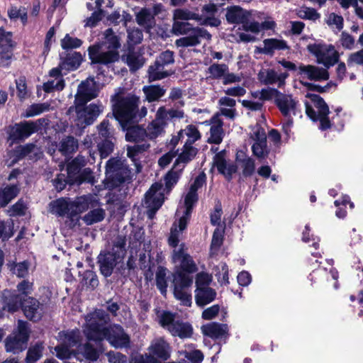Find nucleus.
Returning a JSON list of instances; mask_svg holds the SVG:
<instances>
[{
  "label": "nucleus",
  "mask_w": 363,
  "mask_h": 363,
  "mask_svg": "<svg viewBox=\"0 0 363 363\" xmlns=\"http://www.w3.org/2000/svg\"><path fill=\"white\" fill-rule=\"evenodd\" d=\"M111 101L113 116L120 125H126L135 120V113L140 104V97L135 94H129L127 96L115 94Z\"/></svg>",
  "instance_id": "f257e3e1"
},
{
  "label": "nucleus",
  "mask_w": 363,
  "mask_h": 363,
  "mask_svg": "<svg viewBox=\"0 0 363 363\" xmlns=\"http://www.w3.org/2000/svg\"><path fill=\"white\" fill-rule=\"evenodd\" d=\"M44 118L36 121H22L6 128V140L11 146L24 142L33 134L41 130V126L45 123Z\"/></svg>",
  "instance_id": "f03ea898"
},
{
  "label": "nucleus",
  "mask_w": 363,
  "mask_h": 363,
  "mask_svg": "<svg viewBox=\"0 0 363 363\" xmlns=\"http://www.w3.org/2000/svg\"><path fill=\"white\" fill-rule=\"evenodd\" d=\"M30 329L29 323L18 320L16 328L4 340V347L6 352L18 354L26 350L28 345Z\"/></svg>",
  "instance_id": "7ed1b4c3"
},
{
  "label": "nucleus",
  "mask_w": 363,
  "mask_h": 363,
  "mask_svg": "<svg viewBox=\"0 0 363 363\" xmlns=\"http://www.w3.org/2000/svg\"><path fill=\"white\" fill-rule=\"evenodd\" d=\"M104 184L110 189L121 186L129 178L128 167L121 158L111 157L106 164Z\"/></svg>",
  "instance_id": "20e7f679"
},
{
  "label": "nucleus",
  "mask_w": 363,
  "mask_h": 363,
  "mask_svg": "<svg viewBox=\"0 0 363 363\" xmlns=\"http://www.w3.org/2000/svg\"><path fill=\"white\" fill-rule=\"evenodd\" d=\"M89 317L84 329L85 336L89 341L101 342L106 340L109 330L104 320V313L102 311H94Z\"/></svg>",
  "instance_id": "39448f33"
},
{
  "label": "nucleus",
  "mask_w": 363,
  "mask_h": 363,
  "mask_svg": "<svg viewBox=\"0 0 363 363\" xmlns=\"http://www.w3.org/2000/svg\"><path fill=\"white\" fill-rule=\"evenodd\" d=\"M174 63V53L173 51L167 50L162 52L156 57L155 61L151 65L147 70L149 82L163 79L171 76L173 72L164 71L165 66Z\"/></svg>",
  "instance_id": "423d86ee"
},
{
  "label": "nucleus",
  "mask_w": 363,
  "mask_h": 363,
  "mask_svg": "<svg viewBox=\"0 0 363 363\" xmlns=\"http://www.w3.org/2000/svg\"><path fill=\"white\" fill-rule=\"evenodd\" d=\"M192 283V277L183 272L178 273V277H174V296L184 306H191L192 303L191 294L186 291V289L190 287Z\"/></svg>",
  "instance_id": "0eeeda50"
},
{
  "label": "nucleus",
  "mask_w": 363,
  "mask_h": 363,
  "mask_svg": "<svg viewBox=\"0 0 363 363\" xmlns=\"http://www.w3.org/2000/svg\"><path fill=\"white\" fill-rule=\"evenodd\" d=\"M147 351L153 363H162L170 359L172 347L164 337H157L151 341Z\"/></svg>",
  "instance_id": "6e6552de"
},
{
  "label": "nucleus",
  "mask_w": 363,
  "mask_h": 363,
  "mask_svg": "<svg viewBox=\"0 0 363 363\" xmlns=\"http://www.w3.org/2000/svg\"><path fill=\"white\" fill-rule=\"evenodd\" d=\"M101 45L100 43H95L89 47L88 55L91 65H109L119 60L120 55L118 50H108L106 52H101Z\"/></svg>",
  "instance_id": "1a4fd4ad"
},
{
  "label": "nucleus",
  "mask_w": 363,
  "mask_h": 363,
  "mask_svg": "<svg viewBox=\"0 0 363 363\" xmlns=\"http://www.w3.org/2000/svg\"><path fill=\"white\" fill-rule=\"evenodd\" d=\"M122 259L121 255L118 251L101 250L97 257V264L100 273L108 278L111 276L117 263Z\"/></svg>",
  "instance_id": "9d476101"
},
{
  "label": "nucleus",
  "mask_w": 363,
  "mask_h": 363,
  "mask_svg": "<svg viewBox=\"0 0 363 363\" xmlns=\"http://www.w3.org/2000/svg\"><path fill=\"white\" fill-rule=\"evenodd\" d=\"M306 97L311 99L319 111L318 120L320 122L319 129L325 131L331 128L333 123L329 118L330 108L323 98L318 94L311 93H307Z\"/></svg>",
  "instance_id": "9b49d317"
},
{
  "label": "nucleus",
  "mask_w": 363,
  "mask_h": 363,
  "mask_svg": "<svg viewBox=\"0 0 363 363\" xmlns=\"http://www.w3.org/2000/svg\"><path fill=\"white\" fill-rule=\"evenodd\" d=\"M106 340L116 349L130 348V337L123 328L119 324L109 325V330Z\"/></svg>",
  "instance_id": "f8f14e48"
},
{
  "label": "nucleus",
  "mask_w": 363,
  "mask_h": 363,
  "mask_svg": "<svg viewBox=\"0 0 363 363\" xmlns=\"http://www.w3.org/2000/svg\"><path fill=\"white\" fill-rule=\"evenodd\" d=\"M184 245V243H182L178 249L173 250V261L174 262H180V269L176 272L174 277H178V273L179 272L188 274L194 273L198 269L192 257L188 253L185 252Z\"/></svg>",
  "instance_id": "ddd939ff"
},
{
  "label": "nucleus",
  "mask_w": 363,
  "mask_h": 363,
  "mask_svg": "<svg viewBox=\"0 0 363 363\" xmlns=\"http://www.w3.org/2000/svg\"><path fill=\"white\" fill-rule=\"evenodd\" d=\"M23 296L17 294L15 291L4 290L0 299V316H3L4 312L14 313L21 309Z\"/></svg>",
  "instance_id": "4468645a"
},
{
  "label": "nucleus",
  "mask_w": 363,
  "mask_h": 363,
  "mask_svg": "<svg viewBox=\"0 0 363 363\" xmlns=\"http://www.w3.org/2000/svg\"><path fill=\"white\" fill-rule=\"evenodd\" d=\"M226 150L217 152L213 158V165L216 167L219 174H222L228 182L233 179V175L238 172V166L235 163L227 164Z\"/></svg>",
  "instance_id": "2eb2a0df"
},
{
  "label": "nucleus",
  "mask_w": 363,
  "mask_h": 363,
  "mask_svg": "<svg viewBox=\"0 0 363 363\" xmlns=\"http://www.w3.org/2000/svg\"><path fill=\"white\" fill-rule=\"evenodd\" d=\"M22 310L25 317L30 321L36 323L42 318V308L40 301L34 297H23Z\"/></svg>",
  "instance_id": "dca6fc26"
},
{
  "label": "nucleus",
  "mask_w": 363,
  "mask_h": 363,
  "mask_svg": "<svg viewBox=\"0 0 363 363\" xmlns=\"http://www.w3.org/2000/svg\"><path fill=\"white\" fill-rule=\"evenodd\" d=\"M35 147L36 145L33 143H28L24 145L19 144L16 146L9 152V157L11 160L9 166H13L26 157H28V160H36L37 158L35 157L37 154L32 155Z\"/></svg>",
  "instance_id": "f3484780"
},
{
  "label": "nucleus",
  "mask_w": 363,
  "mask_h": 363,
  "mask_svg": "<svg viewBox=\"0 0 363 363\" xmlns=\"http://www.w3.org/2000/svg\"><path fill=\"white\" fill-rule=\"evenodd\" d=\"M322 46L316 43L308 44L307 45L308 51L316 57L318 62L323 64L326 68H330L339 62L340 54L337 50H334L331 55L323 53L320 51Z\"/></svg>",
  "instance_id": "a211bd4d"
},
{
  "label": "nucleus",
  "mask_w": 363,
  "mask_h": 363,
  "mask_svg": "<svg viewBox=\"0 0 363 363\" xmlns=\"http://www.w3.org/2000/svg\"><path fill=\"white\" fill-rule=\"evenodd\" d=\"M201 329L204 336L208 337L214 340H221L223 338L226 340L229 336L228 326L225 323L211 322L203 325Z\"/></svg>",
  "instance_id": "6ab92c4d"
},
{
  "label": "nucleus",
  "mask_w": 363,
  "mask_h": 363,
  "mask_svg": "<svg viewBox=\"0 0 363 363\" xmlns=\"http://www.w3.org/2000/svg\"><path fill=\"white\" fill-rule=\"evenodd\" d=\"M186 36L177 39L175 45L177 47L188 48L198 45L201 43V38L211 39V35L206 29L198 28Z\"/></svg>",
  "instance_id": "aec40b11"
},
{
  "label": "nucleus",
  "mask_w": 363,
  "mask_h": 363,
  "mask_svg": "<svg viewBox=\"0 0 363 363\" xmlns=\"http://www.w3.org/2000/svg\"><path fill=\"white\" fill-rule=\"evenodd\" d=\"M274 104L283 116H288L289 113H292L294 116L297 114L298 101L293 99L292 95L281 91L279 96L274 101Z\"/></svg>",
  "instance_id": "412c9836"
},
{
  "label": "nucleus",
  "mask_w": 363,
  "mask_h": 363,
  "mask_svg": "<svg viewBox=\"0 0 363 363\" xmlns=\"http://www.w3.org/2000/svg\"><path fill=\"white\" fill-rule=\"evenodd\" d=\"M99 106L92 103L86 106L82 111H78L77 114V125L85 127L92 124L99 115Z\"/></svg>",
  "instance_id": "4be33fe9"
},
{
  "label": "nucleus",
  "mask_w": 363,
  "mask_h": 363,
  "mask_svg": "<svg viewBox=\"0 0 363 363\" xmlns=\"http://www.w3.org/2000/svg\"><path fill=\"white\" fill-rule=\"evenodd\" d=\"M96 96V95L87 86L82 89H78L74 97V105L68 108L67 113L69 115L74 111L76 114H77L78 111H82L84 108L86 106V104L87 102L94 99Z\"/></svg>",
  "instance_id": "5701e85b"
},
{
  "label": "nucleus",
  "mask_w": 363,
  "mask_h": 363,
  "mask_svg": "<svg viewBox=\"0 0 363 363\" xmlns=\"http://www.w3.org/2000/svg\"><path fill=\"white\" fill-rule=\"evenodd\" d=\"M264 47H257L255 52L272 57L275 50H288L289 47L286 40L277 38H267L263 40Z\"/></svg>",
  "instance_id": "b1692460"
},
{
  "label": "nucleus",
  "mask_w": 363,
  "mask_h": 363,
  "mask_svg": "<svg viewBox=\"0 0 363 363\" xmlns=\"http://www.w3.org/2000/svg\"><path fill=\"white\" fill-rule=\"evenodd\" d=\"M138 122H130L125 125H120L123 131H126L125 140L128 142L138 143L143 140L146 135L145 129L138 124Z\"/></svg>",
  "instance_id": "393cba45"
},
{
  "label": "nucleus",
  "mask_w": 363,
  "mask_h": 363,
  "mask_svg": "<svg viewBox=\"0 0 363 363\" xmlns=\"http://www.w3.org/2000/svg\"><path fill=\"white\" fill-rule=\"evenodd\" d=\"M299 74H306L311 81H322L329 79V72L327 69L314 65H304L301 64L298 67Z\"/></svg>",
  "instance_id": "a878e982"
},
{
  "label": "nucleus",
  "mask_w": 363,
  "mask_h": 363,
  "mask_svg": "<svg viewBox=\"0 0 363 363\" xmlns=\"http://www.w3.org/2000/svg\"><path fill=\"white\" fill-rule=\"evenodd\" d=\"M251 13L239 6H231L226 9L225 18L230 24H242L247 18H250Z\"/></svg>",
  "instance_id": "bb28decb"
},
{
  "label": "nucleus",
  "mask_w": 363,
  "mask_h": 363,
  "mask_svg": "<svg viewBox=\"0 0 363 363\" xmlns=\"http://www.w3.org/2000/svg\"><path fill=\"white\" fill-rule=\"evenodd\" d=\"M216 295V290L210 286H198L195 290L196 303L199 307H203L213 302Z\"/></svg>",
  "instance_id": "cd10ccee"
},
{
  "label": "nucleus",
  "mask_w": 363,
  "mask_h": 363,
  "mask_svg": "<svg viewBox=\"0 0 363 363\" xmlns=\"http://www.w3.org/2000/svg\"><path fill=\"white\" fill-rule=\"evenodd\" d=\"M255 142L252 145V154L258 159H265L269 154V150L268 149L267 145L266 135L264 133L261 135L259 131L255 132Z\"/></svg>",
  "instance_id": "c85d7f7f"
},
{
  "label": "nucleus",
  "mask_w": 363,
  "mask_h": 363,
  "mask_svg": "<svg viewBox=\"0 0 363 363\" xmlns=\"http://www.w3.org/2000/svg\"><path fill=\"white\" fill-rule=\"evenodd\" d=\"M169 333L174 337L187 339L192 337L194 328L190 323L177 320L169 329Z\"/></svg>",
  "instance_id": "c756f323"
},
{
  "label": "nucleus",
  "mask_w": 363,
  "mask_h": 363,
  "mask_svg": "<svg viewBox=\"0 0 363 363\" xmlns=\"http://www.w3.org/2000/svg\"><path fill=\"white\" fill-rule=\"evenodd\" d=\"M198 152L197 148L192 146L190 143H184L182 152L178 155L177 158L174 162V168L182 167L189 163L196 157Z\"/></svg>",
  "instance_id": "7c9ffc66"
},
{
  "label": "nucleus",
  "mask_w": 363,
  "mask_h": 363,
  "mask_svg": "<svg viewBox=\"0 0 363 363\" xmlns=\"http://www.w3.org/2000/svg\"><path fill=\"white\" fill-rule=\"evenodd\" d=\"M184 169V165H182V167L177 168H174L173 165L172 168L165 174L164 176V182L165 186L164 191L166 193L172 191L181 178Z\"/></svg>",
  "instance_id": "2f4dec72"
},
{
  "label": "nucleus",
  "mask_w": 363,
  "mask_h": 363,
  "mask_svg": "<svg viewBox=\"0 0 363 363\" xmlns=\"http://www.w3.org/2000/svg\"><path fill=\"white\" fill-rule=\"evenodd\" d=\"M72 213H71V223L75 226L80 218V213L86 211L89 206L88 200L84 197H79L76 201L72 202Z\"/></svg>",
  "instance_id": "473e14b6"
},
{
  "label": "nucleus",
  "mask_w": 363,
  "mask_h": 363,
  "mask_svg": "<svg viewBox=\"0 0 363 363\" xmlns=\"http://www.w3.org/2000/svg\"><path fill=\"white\" fill-rule=\"evenodd\" d=\"M20 192L18 184L7 185L0 189V208H5Z\"/></svg>",
  "instance_id": "72a5a7b5"
},
{
  "label": "nucleus",
  "mask_w": 363,
  "mask_h": 363,
  "mask_svg": "<svg viewBox=\"0 0 363 363\" xmlns=\"http://www.w3.org/2000/svg\"><path fill=\"white\" fill-rule=\"evenodd\" d=\"M143 91L145 96V100L150 103L158 101L164 96L166 89L160 84L147 85L143 87Z\"/></svg>",
  "instance_id": "f704fd0d"
},
{
  "label": "nucleus",
  "mask_w": 363,
  "mask_h": 363,
  "mask_svg": "<svg viewBox=\"0 0 363 363\" xmlns=\"http://www.w3.org/2000/svg\"><path fill=\"white\" fill-rule=\"evenodd\" d=\"M61 62L64 68L68 71L77 69L83 61V56L79 52L67 53L65 57H61Z\"/></svg>",
  "instance_id": "c9c22d12"
},
{
  "label": "nucleus",
  "mask_w": 363,
  "mask_h": 363,
  "mask_svg": "<svg viewBox=\"0 0 363 363\" xmlns=\"http://www.w3.org/2000/svg\"><path fill=\"white\" fill-rule=\"evenodd\" d=\"M99 43L101 47L104 45L108 50H118L121 46L120 37L111 28H107L104 32V38Z\"/></svg>",
  "instance_id": "e433bc0d"
},
{
  "label": "nucleus",
  "mask_w": 363,
  "mask_h": 363,
  "mask_svg": "<svg viewBox=\"0 0 363 363\" xmlns=\"http://www.w3.org/2000/svg\"><path fill=\"white\" fill-rule=\"evenodd\" d=\"M16 42L13 40V33L6 31L4 27L0 28V52L6 54V52H13L16 47Z\"/></svg>",
  "instance_id": "4c0bfd02"
},
{
  "label": "nucleus",
  "mask_w": 363,
  "mask_h": 363,
  "mask_svg": "<svg viewBox=\"0 0 363 363\" xmlns=\"http://www.w3.org/2000/svg\"><path fill=\"white\" fill-rule=\"evenodd\" d=\"M78 146V140L74 136H65L60 143L59 151L62 155L67 156L76 152Z\"/></svg>",
  "instance_id": "58836bf2"
},
{
  "label": "nucleus",
  "mask_w": 363,
  "mask_h": 363,
  "mask_svg": "<svg viewBox=\"0 0 363 363\" xmlns=\"http://www.w3.org/2000/svg\"><path fill=\"white\" fill-rule=\"evenodd\" d=\"M52 208L60 216L67 215V218L71 221L72 202L67 201L65 198H60L52 202Z\"/></svg>",
  "instance_id": "ea45409f"
},
{
  "label": "nucleus",
  "mask_w": 363,
  "mask_h": 363,
  "mask_svg": "<svg viewBox=\"0 0 363 363\" xmlns=\"http://www.w3.org/2000/svg\"><path fill=\"white\" fill-rule=\"evenodd\" d=\"M82 164L77 158L73 159L67 164V177H68V183L69 185H75L77 176L82 170Z\"/></svg>",
  "instance_id": "a19ab883"
},
{
  "label": "nucleus",
  "mask_w": 363,
  "mask_h": 363,
  "mask_svg": "<svg viewBox=\"0 0 363 363\" xmlns=\"http://www.w3.org/2000/svg\"><path fill=\"white\" fill-rule=\"evenodd\" d=\"M167 268L161 265L157 267L156 272V286L163 296H166L167 291Z\"/></svg>",
  "instance_id": "79ce46f5"
},
{
  "label": "nucleus",
  "mask_w": 363,
  "mask_h": 363,
  "mask_svg": "<svg viewBox=\"0 0 363 363\" xmlns=\"http://www.w3.org/2000/svg\"><path fill=\"white\" fill-rule=\"evenodd\" d=\"M50 109V104L48 102L32 104L26 109L22 116L30 118L38 116Z\"/></svg>",
  "instance_id": "37998d69"
},
{
  "label": "nucleus",
  "mask_w": 363,
  "mask_h": 363,
  "mask_svg": "<svg viewBox=\"0 0 363 363\" xmlns=\"http://www.w3.org/2000/svg\"><path fill=\"white\" fill-rule=\"evenodd\" d=\"M14 233L13 220L11 218L7 220L0 219V240L7 241L14 235Z\"/></svg>",
  "instance_id": "c03bdc74"
},
{
  "label": "nucleus",
  "mask_w": 363,
  "mask_h": 363,
  "mask_svg": "<svg viewBox=\"0 0 363 363\" xmlns=\"http://www.w3.org/2000/svg\"><path fill=\"white\" fill-rule=\"evenodd\" d=\"M44 350L43 342H36L33 346L28 348L25 359L26 363H35L42 357Z\"/></svg>",
  "instance_id": "a18cd8bd"
},
{
  "label": "nucleus",
  "mask_w": 363,
  "mask_h": 363,
  "mask_svg": "<svg viewBox=\"0 0 363 363\" xmlns=\"http://www.w3.org/2000/svg\"><path fill=\"white\" fill-rule=\"evenodd\" d=\"M125 57V62L130 71L135 72L143 67V62L140 56L133 49L129 50Z\"/></svg>",
  "instance_id": "49530a36"
},
{
  "label": "nucleus",
  "mask_w": 363,
  "mask_h": 363,
  "mask_svg": "<svg viewBox=\"0 0 363 363\" xmlns=\"http://www.w3.org/2000/svg\"><path fill=\"white\" fill-rule=\"evenodd\" d=\"M105 218V211L102 208H95L88 212L84 217L83 220L88 225H92L102 221Z\"/></svg>",
  "instance_id": "de8ad7c7"
},
{
  "label": "nucleus",
  "mask_w": 363,
  "mask_h": 363,
  "mask_svg": "<svg viewBox=\"0 0 363 363\" xmlns=\"http://www.w3.org/2000/svg\"><path fill=\"white\" fill-rule=\"evenodd\" d=\"M189 22L174 21L172 25V33L176 35H187L198 29Z\"/></svg>",
  "instance_id": "09e8293b"
},
{
  "label": "nucleus",
  "mask_w": 363,
  "mask_h": 363,
  "mask_svg": "<svg viewBox=\"0 0 363 363\" xmlns=\"http://www.w3.org/2000/svg\"><path fill=\"white\" fill-rule=\"evenodd\" d=\"M82 283L87 288L94 290L99 286V281L95 272L86 270L82 274Z\"/></svg>",
  "instance_id": "8fccbe9b"
},
{
  "label": "nucleus",
  "mask_w": 363,
  "mask_h": 363,
  "mask_svg": "<svg viewBox=\"0 0 363 363\" xmlns=\"http://www.w3.org/2000/svg\"><path fill=\"white\" fill-rule=\"evenodd\" d=\"M82 43L83 41L81 39L72 37L68 33L61 40V47L67 51L78 48L82 46Z\"/></svg>",
  "instance_id": "3c124183"
},
{
  "label": "nucleus",
  "mask_w": 363,
  "mask_h": 363,
  "mask_svg": "<svg viewBox=\"0 0 363 363\" xmlns=\"http://www.w3.org/2000/svg\"><path fill=\"white\" fill-rule=\"evenodd\" d=\"M259 81L265 85L274 84L277 82V73L273 69H268L266 75L262 71L258 73Z\"/></svg>",
  "instance_id": "603ef678"
},
{
  "label": "nucleus",
  "mask_w": 363,
  "mask_h": 363,
  "mask_svg": "<svg viewBox=\"0 0 363 363\" xmlns=\"http://www.w3.org/2000/svg\"><path fill=\"white\" fill-rule=\"evenodd\" d=\"M296 15L300 18L311 21H316L320 17V14L315 9L310 7H302L297 11Z\"/></svg>",
  "instance_id": "864d4df0"
},
{
  "label": "nucleus",
  "mask_w": 363,
  "mask_h": 363,
  "mask_svg": "<svg viewBox=\"0 0 363 363\" xmlns=\"http://www.w3.org/2000/svg\"><path fill=\"white\" fill-rule=\"evenodd\" d=\"M208 72L211 74L210 77L212 79H220L226 72L228 71V67L225 64L213 63L208 68Z\"/></svg>",
  "instance_id": "5fc2aeb1"
},
{
  "label": "nucleus",
  "mask_w": 363,
  "mask_h": 363,
  "mask_svg": "<svg viewBox=\"0 0 363 363\" xmlns=\"http://www.w3.org/2000/svg\"><path fill=\"white\" fill-rule=\"evenodd\" d=\"M16 84L17 96L20 101L23 102L28 96L26 77L20 76L17 79H16Z\"/></svg>",
  "instance_id": "6e6d98bb"
},
{
  "label": "nucleus",
  "mask_w": 363,
  "mask_h": 363,
  "mask_svg": "<svg viewBox=\"0 0 363 363\" xmlns=\"http://www.w3.org/2000/svg\"><path fill=\"white\" fill-rule=\"evenodd\" d=\"M98 147L101 158H106L113 152L114 144L109 138H105L98 144Z\"/></svg>",
  "instance_id": "4d7b16f0"
},
{
  "label": "nucleus",
  "mask_w": 363,
  "mask_h": 363,
  "mask_svg": "<svg viewBox=\"0 0 363 363\" xmlns=\"http://www.w3.org/2000/svg\"><path fill=\"white\" fill-rule=\"evenodd\" d=\"M82 354L86 359L95 362L99 357V351L90 342H86L82 347Z\"/></svg>",
  "instance_id": "13d9d810"
},
{
  "label": "nucleus",
  "mask_w": 363,
  "mask_h": 363,
  "mask_svg": "<svg viewBox=\"0 0 363 363\" xmlns=\"http://www.w3.org/2000/svg\"><path fill=\"white\" fill-rule=\"evenodd\" d=\"M185 134L188 137L186 143H190L193 145L195 142L200 140L201 135L198 128L193 124H190L186 126L184 129Z\"/></svg>",
  "instance_id": "bf43d9fd"
},
{
  "label": "nucleus",
  "mask_w": 363,
  "mask_h": 363,
  "mask_svg": "<svg viewBox=\"0 0 363 363\" xmlns=\"http://www.w3.org/2000/svg\"><path fill=\"white\" fill-rule=\"evenodd\" d=\"M199 200L198 194L189 190L184 197V211L187 213H192L193 209Z\"/></svg>",
  "instance_id": "052dcab7"
},
{
  "label": "nucleus",
  "mask_w": 363,
  "mask_h": 363,
  "mask_svg": "<svg viewBox=\"0 0 363 363\" xmlns=\"http://www.w3.org/2000/svg\"><path fill=\"white\" fill-rule=\"evenodd\" d=\"M152 15L147 9H142L135 16L137 23L140 26H150Z\"/></svg>",
  "instance_id": "680f3d73"
},
{
  "label": "nucleus",
  "mask_w": 363,
  "mask_h": 363,
  "mask_svg": "<svg viewBox=\"0 0 363 363\" xmlns=\"http://www.w3.org/2000/svg\"><path fill=\"white\" fill-rule=\"evenodd\" d=\"M159 322L162 328H167L169 331L173 323L176 322L175 314L169 311H164L160 316Z\"/></svg>",
  "instance_id": "e2e57ef3"
},
{
  "label": "nucleus",
  "mask_w": 363,
  "mask_h": 363,
  "mask_svg": "<svg viewBox=\"0 0 363 363\" xmlns=\"http://www.w3.org/2000/svg\"><path fill=\"white\" fill-rule=\"evenodd\" d=\"M239 164H242V174L244 177L247 178L253 175L255 172V162L252 157H247V159L243 160Z\"/></svg>",
  "instance_id": "0e129e2a"
},
{
  "label": "nucleus",
  "mask_w": 363,
  "mask_h": 363,
  "mask_svg": "<svg viewBox=\"0 0 363 363\" xmlns=\"http://www.w3.org/2000/svg\"><path fill=\"white\" fill-rule=\"evenodd\" d=\"M221 125L222 123H220L219 126H212L211 128V137L207 140L208 143L216 145L221 143L223 140V128Z\"/></svg>",
  "instance_id": "69168bd1"
},
{
  "label": "nucleus",
  "mask_w": 363,
  "mask_h": 363,
  "mask_svg": "<svg viewBox=\"0 0 363 363\" xmlns=\"http://www.w3.org/2000/svg\"><path fill=\"white\" fill-rule=\"evenodd\" d=\"M328 274V273L326 268L318 267V269L312 271L308 276V279L311 281L312 284H313L324 281L327 278Z\"/></svg>",
  "instance_id": "338daca9"
},
{
  "label": "nucleus",
  "mask_w": 363,
  "mask_h": 363,
  "mask_svg": "<svg viewBox=\"0 0 363 363\" xmlns=\"http://www.w3.org/2000/svg\"><path fill=\"white\" fill-rule=\"evenodd\" d=\"M185 359L190 363H201L203 360L204 355L199 350H194L190 352H184Z\"/></svg>",
  "instance_id": "774afa93"
}]
</instances>
